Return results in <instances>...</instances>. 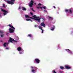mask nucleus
I'll list each match as a JSON object with an SVG mask.
<instances>
[{
  "instance_id": "obj_12",
  "label": "nucleus",
  "mask_w": 73,
  "mask_h": 73,
  "mask_svg": "<svg viewBox=\"0 0 73 73\" xmlns=\"http://www.w3.org/2000/svg\"><path fill=\"white\" fill-rule=\"evenodd\" d=\"M18 50L19 52H20V51H21V48L20 47H18Z\"/></svg>"
},
{
  "instance_id": "obj_28",
  "label": "nucleus",
  "mask_w": 73,
  "mask_h": 73,
  "mask_svg": "<svg viewBox=\"0 0 73 73\" xmlns=\"http://www.w3.org/2000/svg\"><path fill=\"white\" fill-rule=\"evenodd\" d=\"M4 32L3 31H0V33H4Z\"/></svg>"
},
{
  "instance_id": "obj_24",
  "label": "nucleus",
  "mask_w": 73,
  "mask_h": 73,
  "mask_svg": "<svg viewBox=\"0 0 73 73\" xmlns=\"http://www.w3.org/2000/svg\"><path fill=\"white\" fill-rule=\"evenodd\" d=\"M40 18V17H36V18L35 19H37V20H38V19H40V18Z\"/></svg>"
},
{
  "instance_id": "obj_23",
  "label": "nucleus",
  "mask_w": 73,
  "mask_h": 73,
  "mask_svg": "<svg viewBox=\"0 0 73 73\" xmlns=\"http://www.w3.org/2000/svg\"><path fill=\"white\" fill-rule=\"evenodd\" d=\"M69 10L68 9H66L65 11L66 12H69Z\"/></svg>"
},
{
  "instance_id": "obj_6",
  "label": "nucleus",
  "mask_w": 73,
  "mask_h": 73,
  "mask_svg": "<svg viewBox=\"0 0 73 73\" xmlns=\"http://www.w3.org/2000/svg\"><path fill=\"white\" fill-rule=\"evenodd\" d=\"M66 50H68L67 51L69 53H70V54H71V55H72V54H73V52H72V51L71 50H70L69 49H66Z\"/></svg>"
},
{
  "instance_id": "obj_13",
  "label": "nucleus",
  "mask_w": 73,
  "mask_h": 73,
  "mask_svg": "<svg viewBox=\"0 0 73 73\" xmlns=\"http://www.w3.org/2000/svg\"><path fill=\"white\" fill-rule=\"evenodd\" d=\"M28 37H33L32 35L31 34L28 35Z\"/></svg>"
},
{
  "instance_id": "obj_53",
  "label": "nucleus",
  "mask_w": 73,
  "mask_h": 73,
  "mask_svg": "<svg viewBox=\"0 0 73 73\" xmlns=\"http://www.w3.org/2000/svg\"><path fill=\"white\" fill-rule=\"evenodd\" d=\"M72 32H73V31H72Z\"/></svg>"
},
{
  "instance_id": "obj_37",
  "label": "nucleus",
  "mask_w": 73,
  "mask_h": 73,
  "mask_svg": "<svg viewBox=\"0 0 73 73\" xmlns=\"http://www.w3.org/2000/svg\"><path fill=\"white\" fill-rule=\"evenodd\" d=\"M59 72L60 73H62V71H61V70H60Z\"/></svg>"
},
{
  "instance_id": "obj_3",
  "label": "nucleus",
  "mask_w": 73,
  "mask_h": 73,
  "mask_svg": "<svg viewBox=\"0 0 73 73\" xmlns=\"http://www.w3.org/2000/svg\"><path fill=\"white\" fill-rule=\"evenodd\" d=\"M1 11H2V12H5V13H3L4 15H7V14L6 13H8V12L6 11V10H5L3 9H2V8H1Z\"/></svg>"
},
{
  "instance_id": "obj_33",
  "label": "nucleus",
  "mask_w": 73,
  "mask_h": 73,
  "mask_svg": "<svg viewBox=\"0 0 73 73\" xmlns=\"http://www.w3.org/2000/svg\"><path fill=\"white\" fill-rule=\"evenodd\" d=\"M31 68L32 69H33L34 68H35V67H33L32 66H31Z\"/></svg>"
},
{
  "instance_id": "obj_50",
  "label": "nucleus",
  "mask_w": 73,
  "mask_h": 73,
  "mask_svg": "<svg viewBox=\"0 0 73 73\" xmlns=\"http://www.w3.org/2000/svg\"><path fill=\"white\" fill-rule=\"evenodd\" d=\"M30 21H32V20H31V19H30Z\"/></svg>"
},
{
  "instance_id": "obj_27",
  "label": "nucleus",
  "mask_w": 73,
  "mask_h": 73,
  "mask_svg": "<svg viewBox=\"0 0 73 73\" xmlns=\"http://www.w3.org/2000/svg\"><path fill=\"white\" fill-rule=\"evenodd\" d=\"M31 10L33 11L34 12H35V11L33 10V8H31Z\"/></svg>"
},
{
  "instance_id": "obj_47",
  "label": "nucleus",
  "mask_w": 73,
  "mask_h": 73,
  "mask_svg": "<svg viewBox=\"0 0 73 73\" xmlns=\"http://www.w3.org/2000/svg\"><path fill=\"white\" fill-rule=\"evenodd\" d=\"M35 27H37V25H35Z\"/></svg>"
},
{
  "instance_id": "obj_40",
  "label": "nucleus",
  "mask_w": 73,
  "mask_h": 73,
  "mask_svg": "<svg viewBox=\"0 0 73 73\" xmlns=\"http://www.w3.org/2000/svg\"><path fill=\"white\" fill-rule=\"evenodd\" d=\"M42 4L41 3H39L38 4V5H41Z\"/></svg>"
},
{
  "instance_id": "obj_14",
  "label": "nucleus",
  "mask_w": 73,
  "mask_h": 73,
  "mask_svg": "<svg viewBox=\"0 0 73 73\" xmlns=\"http://www.w3.org/2000/svg\"><path fill=\"white\" fill-rule=\"evenodd\" d=\"M22 10L23 11H26V8H25V7H22Z\"/></svg>"
},
{
  "instance_id": "obj_25",
  "label": "nucleus",
  "mask_w": 73,
  "mask_h": 73,
  "mask_svg": "<svg viewBox=\"0 0 73 73\" xmlns=\"http://www.w3.org/2000/svg\"><path fill=\"white\" fill-rule=\"evenodd\" d=\"M48 18H49V19H53V18L52 17H48Z\"/></svg>"
},
{
  "instance_id": "obj_38",
  "label": "nucleus",
  "mask_w": 73,
  "mask_h": 73,
  "mask_svg": "<svg viewBox=\"0 0 73 73\" xmlns=\"http://www.w3.org/2000/svg\"><path fill=\"white\" fill-rule=\"evenodd\" d=\"M39 8H40V9H42V7H40Z\"/></svg>"
},
{
  "instance_id": "obj_41",
  "label": "nucleus",
  "mask_w": 73,
  "mask_h": 73,
  "mask_svg": "<svg viewBox=\"0 0 73 73\" xmlns=\"http://www.w3.org/2000/svg\"><path fill=\"white\" fill-rule=\"evenodd\" d=\"M6 43V45H8V44H9L8 43Z\"/></svg>"
},
{
  "instance_id": "obj_9",
  "label": "nucleus",
  "mask_w": 73,
  "mask_h": 73,
  "mask_svg": "<svg viewBox=\"0 0 73 73\" xmlns=\"http://www.w3.org/2000/svg\"><path fill=\"white\" fill-rule=\"evenodd\" d=\"M41 26H42L44 28H45V24L44 23V22L40 24Z\"/></svg>"
},
{
  "instance_id": "obj_16",
  "label": "nucleus",
  "mask_w": 73,
  "mask_h": 73,
  "mask_svg": "<svg viewBox=\"0 0 73 73\" xmlns=\"http://www.w3.org/2000/svg\"><path fill=\"white\" fill-rule=\"evenodd\" d=\"M55 28V27H52V29H51L50 30H51V31H53L54 30V28Z\"/></svg>"
},
{
  "instance_id": "obj_17",
  "label": "nucleus",
  "mask_w": 73,
  "mask_h": 73,
  "mask_svg": "<svg viewBox=\"0 0 73 73\" xmlns=\"http://www.w3.org/2000/svg\"><path fill=\"white\" fill-rule=\"evenodd\" d=\"M32 17H33V18H35V19H36L37 16L36 15H34V16L33 15L32 16Z\"/></svg>"
},
{
  "instance_id": "obj_7",
  "label": "nucleus",
  "mask_w": 73,
  "mask_h": 73,
  "mask_svg": "<svg viewBox=\"0 0 73 73\" xmlns=\"http://www.w3.org/2000/svg\"><path fill=\"white\" fill-rule=\"evenodd\" d=\"M9 33H13V32H14V30L11 29V28H10L9 29Z\"/></svg>"
},
{
  "instance_id": "obj_42",
  "label": "nucleus",
  "mask_w": 73,
  "mask_h": 73,
  "mask_svg": "<svg viewBox=\"0 0 73 73\" xmlns=\"http://www.w3.org/2000/svg\"><path fill=\"white\" fill-rule=\"evenodd\" d=\"M36 8L37 9H39V8H40V7H36Z\"/></svg>"
},
{
  "instance_id": "obj_21",
  "label": "nucleus",
  "mask_w": 73,
  "mask_h": 73,
  "mask_svg": "<svg viewBox=\"0 0 73 73\" xmlns=\"http://www.w3.org/2000/svg\"><path fill=\"white\" fill-rule=\"evenodd\" d=\"M25 16L26 18H29V17L28 15H25Z\"/></svg>"
},
{
  "instance_id": "obj_5",
  "label": "nucleus",
  "mask_w": 73,
  "mask_h": 73,
  "mask_svg": "<svg viewBox=\"0 0 73 73\" xmlns=\"http://www.w3.org/2000/svg\"><path fill=\"white\" fill-rule=\"evenodd\" d=\"M34 61L37 64H39V63H40V60L38 59H35V60H34Z\"/></svg>"
},
{
  "instance_id": "obj_49",
  "label": "nucleus",
  "mask_w": 73,
  "mask_h": 73,
  "mask_svg": "<svg viewBox=\"0 0 73 73\" xmlns=\"http://www.w3.org/2000/svg\"><path fill=\"white\" fill-rule=\"evenodd\" d=\"M22 53V52H20V54H21Z\"/></svg>"
},
{
  "instance_id": "obj_39",
  "label": "nucleus",
  "mask_w": 73,
  "mask_h": 73,
  "mask_svg": "<svg viewBox=\"0 0 73 73\" xmlns=\"http://www.w3.org/2000/svg\"><path fill=\"white\" fill-rule=\"evenodd\" d=\"M42 33H43V32H44V31H43V29L42 30Z\"/></svg>"
},
{
  "instance_id": "obj_46",
  "label": "nucleus",
  "mask_w": 73,
  "mask_h": 73,
  "mask_svg": "<svg viewBox=\"0 0 73 73\" xmlns=\"http://www.w3.org/2000/svg\"><path fill=\"white\" fill-rule=\"evenodd\" d=\"M21 9V8H20V7H19V9Z\"/></svg>"
},
{
  "instance_id": "obj_19",
  "label": "nucleus",
  "mask_w": 73,
  "mask_h": 73,
  "mask_svg": "<svg viewBox=\"0 0 73 73\" xmlns=\"http://www.w3.org/2000/svg\"><path fill=\"white\" fill-rule=\"evenodd\" d=\"M60 69H64V67H63V66H60Z\"/></svg>"
},
{
  "instance_id": "obj_30",
  "label": "nucleus",
  "mask_w": 73,
  "mask_h": 73,
  "mask_svg": "<svg viewBox=\"0 0 73 73\" xmlns=\"http://www.w3.org/2000/svg\"><path fill=\"white\" fill-rule=\"evenodd\" d=\"M43 8L44 9H46V7L45 6L43 7Z\"/></svg>"
},
{
  "instance_id": "obj_31",
  "label": "nucleus",
  "mask_w": 73,
  "mask_h": 73,
  "mask_svg": "<svg viewBox=\"0 0 73 73\" xmlns=\"http://www.w3.org/2000/svg\"><path fill=\"white\" fill-rule=\"evenodd\" d=\"M32 72H35V70H32Z\"/></svg>"
},
{
  "instance_id": "obj_52",
  "label": "nucleus",
  "mask_w": 73,
  "mask_h": 73,
  "mask_svg": "<svg viewBox=\"0 0 73 73\" xmlns=\"http://www.w3.org/2000/svg\"><path fill=\"white\" fill-rule=\"evenodd\" d=\"M35 4H36V3H35Z\"/></svg>"
},
{
  "instance_id": "obj_29",
  "label": "nucleus",
  "mask_w": 73,
  "mask_h": 73,
  "mask_svg": "<svg viewBox=\"0 0 73 73\" xmlns=\"http://www.w3.org/2000/svg\"><path fill=\"white\" fill-rule=\"evenodd\" d=\"M53 72L54 73H57V72H56L54 70H53Z\"/></svg>"
},
{
  "instance_id": "obj_48",
  "label": "nucleus",
  "mask_w": 73,
  "mask_h": 73,
  "mask_svg": "<svg viewBox=\"0 0 73 73\" xmlns=\"http://www.w3.org/2000/svg\"><path fill=\"white\" fill-rule=\"evenodd\" d=\"M8 34H9L8 33H7L6 34V35H8Z\"/></svg>"
},
{
  "instance_id": "obj_8",
  "label": "nucleus",
  "mask_w": 73,
  "mask_h": 73,
  "mask_svg": "<svg viewBox=\"0 0 73 73\" xmlns=\"http://www.w3.org/2000/svg\"><path fill=\"white\" fill-rule=\"evenodd\" d=\"M65 68L66 69H71V67H69V66H66V65L65 66Z\"/></svg>"
},
{
  "instance_id": "obj_44",
  "label": "nucleus",
  "mask_w": 73,
  "mask_h": 73,
  "mask_svg": "<svg viewBox=\"0 0 73 73\" xmlns=\"http://www.w3.org/2000/svg\"><path fill=\"white\" fill-rule=\"evenodd\" d=\"M44 12H47V11H45V10H44Z\"/></svg>"
},
{
  "instance_id": "obj_22",
  "label": "nucleus",
  "mask_w": 73,
  "mask_h": 73,
  "mask_svg": "<svg viewBox=\"0 0 73 73\" xmlns=\"http://www.w3.org/2000/svg\"><path fill=\"white\" fill-rule=\"evenodd\" d=\"M6 44H7V43H5L3 44V46H4L5 47H7V46H6Z\"/></svg>"
},
{
  "instance_id": "obj_20",
  "label": "nucleus",
  "mask_w": 73,
  "mask_h": 73,
  "mask_svg": "<svg viewBox=\"0 0 73 73\" xmlns=\"http://www.w3.org/2000/svg\"><path fill=\"white\" fill-rule=\"evenodd\" d=\"M33 5L30 3L29 4V6H30V7H32V6H33Z\"/></svg>"
},
{
  "instance_id": "obj_4",
  "label": "nucleus",
  "mask_w": 73,
  "mask_h": 73,
  "mask_svg": "<svg viewBox=\"0 0 73 73\" xmlns=\"http://www.w3.org/2000/svg\"><path fill=\"white\" fill-rule=\"evenodd\" d=\"M29 18H30V19H33V20H36V21H37L38 22H40V19H41V18H40L39 19H35V18H33L32 17H29Z\"/></svg>"
},
{
  "instance_id": "obj_11",
  "label": "nucleus",
  "mask_w": 73,
  "mask_h": 73,
  "mask_svg": "<svg viewBox=\"0 0 73 73\" xmlns=\"http://www.w3.org/2000/svg\"><path fill=\"white\" fill-rule=\"evenodd\" d=\"M9 27H10L11 28H12L13 29H15V27H13L12 26H11V25H9Z\"/></svg>"
},
{
  "instance_id": "obj_18",
  "label": "nucleus",
  "mask_w": 73,
  "mask_h": 73,
  "mask_svg": "<svg viewBox=\"0 0 73 73\" xmlns=\"http://www.w3.org/2000/svg\"><path fill=\"white\" fill-rule=\"evenodd\" d=\"M38 28L40 29H41V30H42V28L41 27V26H39L38 27Z\"/></svg>"
},
{
  "instance_id": "obj_35",
  "label": "nucleus",
  "mask_w": 73,
  "mask_h": 73,
  "mask_svg": "<svg viewBox=\"0 0 73 73\" xmlns=\"http://www.w3.org/2000/svg\"><path fill=\"white\" fill-rule=\"evenodd\" d=\"M3 6L4 8H5V4H3Z\"/></svg>"
},
{
  "instance_id": "obj_32",
  "label": "nucleus",
  "mask_w": 73,
  "mask_h": 73,
  "mask_svg": "<svg viewBox=\"0 0 73 73\" xmlns=\"http://www.w3.org/2000/svg\"><path fill=\"white\" fill-rule=\"evenodd\" d=\"M30 14H31V15H33V13L30 12Z\"/></svg>"
},
{
  "instance_id": "obj_15",
  "label": "nucleus",
  "mask_w": 73,
  "mask_h": 73,
  "mask_svg": "<svg viewBox=\"0 0 73 73\" xmlns=\"http://www.w3.org/2000/svg\"><path fill=\"white\" fill-rule=\"evenodd\" d=\"M34 3V2H33V0H31V1L30 3L31 4H33V3Z\"/></svg>"
},
{
  "instance_id": "obj_43",
  "label": "nucleus",
  "mask_w": 73,
  "mask_h": 73,
  "mask_svg": "<svg viewBox=\"0 0 73 73\" xmlns=\"http://www.w3.org/2000/svg\"><path fill=\"white\" fill-rule=\"evenodd\" d=\"M6 49H9V48L8 47H7L6 48Z\"/></svg>"
},
{
  "instance_id": "obj_26",
  "label": "nucleus",
  "mask_w": 73,
  "mask_h": 73,
  "mask_svg": "<svg viewBox=\"0 0 73 73\" xmlns=\"http://www.w3.org/2000/svg\"><path fill=\"white\" fill-rule=\"evenodd\" d=\"M34 68L35 69V70H37V69H38V68H37V67H34Z\"/></svg>"
},
{
  "instance_id": "obj_1",
  "label": "nucleus",
  "mask_w": 73,
  "mask_h": 73,
  "mask_svg": "<svg viewBox=\"0 0 73 73\" xmlns=\"http://www.w3.org/2000/svg\"><path fill=\"white\" fill-rule=\"evenodd\" d=\"M15 1V0H11V1H9L8 0L6 1V2L7 3H8L9 4H11V5H13V4H14V3L13 2H14ZM13 1V2H12Z\"/></svg>"
},
{
  "instance_id": "obj_45",
  "label": "nucleus",
  "mask_w": 73,
  "mask_h": 73,
  "mask_svg": "<svg viewBox=\"0 0 73 73\" xmlns=\"http://www.w3.org/2000/svg\"><path fill=\"white\" fill-rule=\"evenodd\" d=\"M53 7H54V8H56V7H55V6H53Z\"/></svg>"
},
{
  "instance_id": "obj_2",
  "label": "nucleus",
  "mask_w": 73,
  "mask_h": 73,
  "mask_svg": "<svg viewBox=\"0 0 73 73\" xmlns=\"http://www.w3.org/2000/svg\"><path fill=\"white\" fill-rule=\"evenodd\" d=\"M12 41H14V42H17V41L15 40H14L12 38H10L9 40L8 41V42H12Z\"/></svg>"
},
{
  "instance_id": "obj_34",
  "label": "nucleus",
  "mask_w": 73,
  "mask_h": 73,
  "mask_svg": "<svg viewBox=\"0 0 73 73\" xmlns=\"http://www.w3.org/2000/svg\"><path fill=\"white\" fill-rule=\"evenodd\" d=\"M30 19H26V21H30Z\"/></svg>"
},
{
  "instance_id": "obj_36",
  "label": "nucleus",
  "mask_w": 73,
  "mask_h": 73,
  "mask_svg": "<svg viewBox=\"0 0 73 73\" xmlns=\"http://www.w3.org/2000/svg\"><path fill=\"white\" fill-rule=\"evenodd\" d=\"M1 37H3L4 36H3V35H1Z\"/></svg>"
},
{
  "instance_id": "obj_10",
  "label": "nucleus",
  "mask_w": 73,
  "mask_h": 73,
  "mask_svg": "<svg viewBox=\"0 0 73 73\" xmlns=\"http://www.w3.org/2000/svg\"><path fill=\"white\" fill-rule=\"evenodd\" d=\"M68 12H69V13L72 14V13H73V10H72V9H70L69 10Z\"/></svg>"
},
{
  "instance_id": "obj_51",
  "label": "nucleus",
  "mask_w": 73,
  "mask_h": 73,
  "mask_svg": "<svg viewBox=\"0 0 73 73\" xmlns=\"http://www.w3.org/2000/svg\"><path fill=\"white\" fill-rule=\"evenodd\" d=\"M0 17H1V15H0Z\"/></svg>"
}]
</instances>
